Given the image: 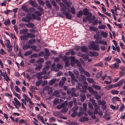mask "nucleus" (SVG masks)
Here are the masks:
<instances>
[{
	"label": "nucleus",
	"mask_w": 125,
	"mask_h": 125,
	"mask_svg": "<svg viewBox=\"0 0 125 125\" xmlns=\"http://www.w3.org/2000/svg\"><path fill=\"white\" fill-rule=\"evenodd\" d=\"M32 53L31 51H29L25 52L24 53V55L25 56H28L30 55Z\"/></svg>",
	"instance_id": "09e8293b"
},
{
	"label": "nucleus",
	"mask_w": 125,
	"mask_h": 125,
	"mask_svg": "<svg viewBox=\"0 0 125 125\" xmlns=\"http://www.w3.org/2000/svg\"><path fill=\"white\" fill-rule=\"evenodd\" d=\"M53 90V89L52 87H50L48 91V94H51Z\"/></svg>",
	"instance_id": "58836bf2"
},
{
	"label": "nucleus",
	"mask_w": 125,
	"mask_h": 125,
	"mask_svg": "<svg viewBox=\"0 0 125 125\" xmlns=\"http://www.w3.org/2000/svg\"><path fill=\"white\" fill-rule=\"evenodd\" d=\"M14 95L19 99H21V97L20 95L14 92Z\"/></svg>",
	"instance_id": "69168bd1"
},
{
	"label": "nucleus",
	"mask_w": 125,
	"mask_h": 125,
	"mask_svg": "<svg viewBox=\"0 0 125 125\" xmlns=\"http://www.w3.org/2000/svg\"><path fill=\"white\" fill-rule=\"evenodd\" d=\"M90 29L92 31H96L98 30V29L95 27H94L91 26L90 27Z\"/></svg>",
	"instance_id": "a18cd8bd"
},
{
	"label": "nucleus",
	"mask_w": 125,
	"mask_h": 125,
	"mask_svg": "<svg viewBox=\"0 0 125 125\" xmlns=\"http://www.w3.org/2000/svg\"><path fill=\"white\" fill-rule=\"evenodd\" d=\"M97 43L102 44L104 45H106L107 43L106 41L102 40H99Z\"/></svg>",
	"instance_id": "4468645a"
},
{
	"label": "nucleus",
	"mask_w": 125,
	"mask_h": 125,
	"mask_svg": "<svg viewBox=\"0 0 125 125\" xmlns=\"http://www.w3.org/2000/svg\"><path fill=\"white\" fill-rule=\"evenodd\" d=\"M53 94L56 97H59L60 96L58 90H55L54 91L53 93Z\"/></svg>",
	"instance_id": "bb28decb"
},
{
	"label": "nucleus",
	"mask_w": 125,
	"mask_h": 125,
	"mask_svg": "<svg viewBox=\"0 0 125 125\" xmlns=\"http://www.w3.org/2000/svg\"><path fill=\"white\" fill-rule=\"evenodd\" d=\"M6 43L5 45L7 48L8 51L9 52H10L12 50V46L10 44V42L9 40H6Z\"/></svg>",
	"instance_id": "7ed1b4c3"
},
{
	"label": "nucleus",
	"mask_w": 125,
	"mask_h": 125,
	"mask_svg": "<svg viewBox=\"0 0 125 125\" xmlns=\"http://www.w3.org/2000/svg\"><path fill=\"white\" fill-rule=\"evenodd\" d=\"M37 117L39 120H40L42 123H44L43 118V117L41 116L40 114L37 115Z\"/></svg>",
	"instance_id": "dca6fc26"
},
{
	"label": "nucleus",
	"mask_w": 125,
	"mask_h": 125,
	"mask_svg": "<svg viewBox=\"0 0 125 125\" xmlns=\"http://www.w3.org/2000/svg\"><path fill=\"white\" fill-rule=\"evenodd\" d=\"M79 107L78 106H75L74 107L73 109L72 110V111L73 112H75L78 109Z\"/></svg>",
	"instance_id": "bf43d9fd"
},
{
	"label": "nucleus",
	"mask_w": 125,
	"mask_h": 125,
	"mask_svg": "<svg viewBox=\"0 0 125 125\" xmlns=\"http://www.w3.org/2000/svg\"><path fill=\"white\" fill-rule=\"evenodd\" d=\"M77 78L80 81L85 80L86 79L84 75L82 74L80 76L78 77Z\"/></svg>",
	"instance_id": "9b49d317"
},
{
	"label": "nucleus",
	"mask_w": 125,
	"mask_h": 125,
	"mask_svg": "<svg viewBox=\"0 0 125 125\" xmlns=\"http://www.w3.org/2000/svg\"><path fill=\"white\" fill-rule=\"evenodd\" d=\"M92 86L96 89L100 90L101 89V87L100 86L97 85H94V84H93Z\"/></svg>",
	"instance_id": "de8ad7c7"
},
{
	"label": "nucleus",
	"mask_w": 125,
	"mask_h": 125,
	"mask_svg": "<svg viewBox=\"0 0 125 125\" xmlns=\"http://www.w3.org/2000/svg\"><path fill=\"white\" fill-rule=\"evenodd\" d=\"M23 97L24 98L26 101L27 102H28L30 104L32 105L33 104V103L31 101L30 98L28 97L26 94H23Z\"/></svg>",
	"instance_id": "39448f33"
},
{
	"label": "nucleus",
	"mask_w": 125,
	"mask_h": 125,
	"mask_svg": "<svg viewBox=\"0 0 125 125\" xmlns=\"http://www.w3.org/2000/svg\"><path fill=\"white\" fill-rule=\"evenodd\" d=\"M35 42V40L34 39H32L29 40L28 42V43L31 44H33Z\"/></svg>",
	"instance_id": "ea45409f"
},
{
	"label": "nucleus",
	"mask_w": 125,
	"mask_h": 125,
	"mask_svg": "<svg viewBox=\"0 0 125 125\" xmlns=\"http://www.w3.org/2000/svg\"><path fill=\"white\" fill-rule=\"evenodd\" d=\"M87 80L89 83H92L94 82V80L93 79L91 78H87Z\"/></svg>",
	"instance_id": "c9c22d12"
},
{
	"label": "nucleus",
	"mask_w": 125,
	"mask_h": 125,
	"mask_svg": "<svg viewBox=\"0 0 125 125\" xmlns=\"http://www.w3.org/2000/svg\"><path fill=\"white\" fill-rule=\"evenodd\" d=\"M12 102L16 108L18 109L21 105L20 103L16 98H14V101H12Z\"/></svg>",
	"instance_id": "20e7f679"
},
{
	"label": "nucleus",
	"mask_w": 125,
	"mask_h": 125,
	"mask_svg": "<svg viewBox=\"0 0 125 125\" xmlns=\"http://www.w3.org/2000/svg\"><path fill=\"white\" fill-rule=\"evenodd\" d=\"M78 69L79 71H80L81 74L83 73L84 71H84V68L82 67H78Z\"/></svg>",
	"instance_id": "2f4dec72"
},
{
	"label": "nucleus",
	"mask_w": 125,
	"mask_h": 125,
	"mask_svg": "<svg viewBox=\"0 0 125 125\" xmlns=\"http://www.w3.org/2000/svg\"><path fill=\"white\" fill-rule=\"evenodd\" d=\"M104 88L106 90H109L112 88V86L111 84L105 87Z\"/></svg>",
	"instance_id": "49530a36"
},
{
	"label": "nucleus",
	"mask_w": 125,
	"mask_h": 125,
	"mask_svg": "<svg viewBox=\"0 0 125 125\" xmlns=\"http://www.w3.org/2000/svg\"><path fill=\"white\" fill-rule=\"evenodd\" d=\"M28 30L27 29H21L20 31V33L21 34H25L28 32Z\"/></svg>",
	"instance_id": "6ab92c4d"
},
{
	"label": "nucleus",
	"mask_w": 125,
	"mask_h": 125,
	"mask_svg": "<svg viewBox=\"0 0 125 125\" xmlns=\"http://www.w3.org/2000/svg\"><path fill=\"white\" fill-rule=\"evenodd\" d=\"M42 67V65L40 64L38 66H37L35 68V70H39L41 69Z\"/></svg>",
	"instance_id": "13d9d810"
},
{
	"label": "nucleus",
	"mask_w": 125,
	"mask_h": 125,
	"mask_svg": "<svg viewBox=\"0 0 125 125\" xmlns=\"http://www.w3.org/2000/svg\"><path fill=\"white\" fill-rule=\"evenodd\" d=\"M51 64V62L50 61H47L45 63L46 67L43 69L42 72H39L36 74V75L38 80H39L42 78V75H44L45 74H48L50 72L48 70L49 69L50 67Z\"/></svg>",
	"instance_id": "f257e3e1"
},
{
	"label": "nucleus",
	"mask_w": 125,
	"mask_h": 125,
	"mask_svg": "<svg viewBox=\"0 0 125 125\" xmlns=\"http://www.w3.org/2000/svg\"><path fill=\"white\" fill-rule=\"evenodd\" d=\"M59 4L60 5L61 8L60 9L61 11H63L65 10L66 8V6L64 4L62 3H59Z\"/></svg>",
	"instance_id": "f8f14e48"
},
{
	"label": "nucleus",
	"mask_w": 125,
	"mask_h": 125,
	"mask_svg": "<svg viewBox=\"0 0 125 125\" xmlns=\"http://www.w3.org/2000/svg\"><path fill=\"white\" fill-rule=\"evenodd\" d=\"M94 38L96 39L95 42L97 43L99 40L100 38H101V37H100L99 35L97 34H95L94 36Z\"/></svg>",
	"instance_id": "f3484780"
},
{
	"label": "nucleus",
	"mask_w": 125,
	"mask_h": 125,
	"mask_svg": "<svg viewBox=\"0 0 125 125\" xmlns=\"http://www.w3.org/2000/svg\"><path fill=\"white\" fill-rule=\"evenodd\" d=\"M7 3V1L6 0H4L3 2L1 3L0 4V5L1 6H5L6 5V4Z\"/></svg>",
	"instance_id": "4d7b16f0"
},
{
	"label": "nucleus",
	"mask_w": 125,
	"mask_h": 125,
	"mask_svg": "<svg viewBox=\"0 0 125 125\" xmlns=\"http://www.w3.org/2000/svg\"><path fill=\"white\" fill-rule=\"evenodd\" d=\"M101 35L104 38L107 37L108 36L106 32L103 31H102L101 32Z\"/></svg>",
	"instance_id": "c756f323"
},
{
	"label": "nucleus",
	"mask_w": 125,
	"mask_h": 125,
	"mask_svg": "<svg viewBox=\"0 0 125 125\" xmlns=\"http://www.w3.org/2000/svg\"><path fill=\"white\" fill-rule=\"evenodd\" d=\"M53 113L55 116L58 117L59 118L62 115V114L60 112L57 111L53 112Z\"/></svg>",
	"instance_id": "9d476101"
},
{
	"label": "nucleus",
	"mask_w": 125,
	"mask_h": 125,
	"mask_svg": "<svg viewBox=\"0 0 125 125\" xmlns=\"http://www.w3.org/2000/svg\"><path fill=\"white\" fill-rule=\"evenodd\" d=\"M6 54V52L2 49H1L0 50V54L1 55H3Z\"/></svg>",
	"instance_id": "864d4df0"
},
{
	"label": "nucleus",
	"mask_w": 125,
	"mask_h": 125,
	"mask_svg": "<svg viewBox=\"0 0 125 125\" xmlns=\"http://www.w3.org/2000/svg\"><path fill=\"white\" fill-rule=\"evenodd\" d=\"M35 25L34 24L31 23H29L26 24V26L28 28H32Z\"/></svg>",
	"instance_id": "4be33fe9"
},
{
	"label": "nucleus",
	"mask_w": 125,
	"mask_h": 125,
	"mask_svg": "<svg viewBox=\"0 0 125 125\" xmlns=\"http://www.w3.org/2000/svg\"><path fill=\"white\" fill-rule=\"evenodd\" d=\"M59 102V99L58 98L55 99L53 101L54 104H56Z\"/></svg>",
	"instance_id": "0e129e2a"
},
{
	"label": "nucleus",
	"mask_w": 125,
	"mask_h": 125,
	"mask_svg": "<svg viewBox=\"0 0 125 125\" xmlns=\"http://www.w3.org/2000/svg\"><path fill=\"white\" fill-rule=\"evenodd\" d=\"M119 101V98L117 96L114 97L112 99V101L113 103H114L115 101Z\"/></svg>",
	"instance_id": "2eb2a0df"
},
{
	"label": "nucleus",
	"mask_w": 125,
	"mask_h": 125,
	"mask_svg": "<svg viewBox=\"0 0 125 125\" xmlns=\"http://www.w3.org/2000/svg\"><path fill=\"white\" fill-rule=\"evenodd\" d=\"M87 49V47L85 46H83L81 48V51L83 52H85Z\"/></svg>",
	"instance_id": "5fc2aeb1"
},
{
	"label": "nucleus",
	"mask_w": 125,
	"mask_h": 125,
	"mask_svg": "<svg viewBox=\"0 0 125 125\" xmlns=\"http://www.w3.org/2000/svg\"><path fill=\"white\" fill-rule=\"evenodd\" d=\"M46 5L47 7L49 8H51L52 6L51 4L49 3V2L48 1H46L45 2Z\"/></svg>",
	"instance_id": "7c9ffc66"
},
{
	"label": "nucleus",
	"mask_w": 125,
	"mask_h": 125,
	"mask_svg": "<svg viewBox=\"0 0 125 125\" xmlns=\"http://www.w3.org/2000/svg\"><path fill=\"white\" fill-rule=\"evenodd\" d=\"M42 82V81L41 80L38 81L36 83V85L37 86H39L41 84Z\"/></svg>",
	"instance_id": "338daca9"
},
{
	"label": "nucleus",
	"mask_w": 125,
	"mask_h": 125,
	"mask_svg": "<svg viewBox=\"0 0 125 125\" xmlns=\"http://www.w3.org/2000/svg\"><path fill=\"white\" fill-rule=\"evenodd\" d=\"M119 91L117 90H112L111 92V93L113 94H118Z\"/></svg>",
	"instance_id": "c03bdc74"
},
{
	"label": "nucleus",
	"mask_w": 125,
	"mask_h": 125,
	"mask_svg": "<svg viewBox=\"0 0 125 125\" xmlns=\"http://www.w3.org/2000/svg\"><path fill=\"white\" fill-rule=\"evenodd\" d=\"M82 88L84 90H81V91L83 93H86V89H87V86L83 85L82 86Z\"/></svg>",
	"instance_id": "f704fd0d"
},
{
	"label": "nucleus",
	"mask_w": 125,
	"mask_h": 125,
	"mask_svg": "<svg viewBox=\"0 0 125 125\" xmlns=\"http://www.w3.org/2000/svg\"><path fill=\"white\" fill-rule=\"evenodd\" d=\"M59 80L58 79H53L51 80L49 83V84L50 85H52L56 81Z\"/></svg>",
	"instance_id": "a211bd4d"
},
{
	"label": "nucleus",
	"mask_w": 125,
	"mask_h": 125,
	"mask_svg": "<svg viewBox=\"0 0 125 125\" xmlns=\"http://www.w3.org/2000/svg\"><path fill=\"white\" fill-rule=\"evenodd\" d=\"M106 27V26L104 25H102L98 26V28L100 29L104 30V29Z\"/></svg>",
	"instance_id": "473e14b6"
},
{
	"label": "nucleus",
	"mask_w": 125,
	"mask_h": 125,
	"mask_svg": "<svg viewBox=\"0 0 125 125\" xmlns=\"http://www.w3.org/2000/svg\"><path fill=\"white\" fill-rule=\"evenodd\" d=\"M119 67V65L118 64L115 62V64L110 66V67L112 68L115 69H117Z\"/></svg>",
	"instance_id": "6e6552de"
},
{
	"label": "nucleus",
	"mask_w": 125,
	"mask_h": 125,
	"mask_svg": "<svg viewBox=\"0 0 125 125\" xmlns=\"http://www.w3.org/2000/svg\"><path fill=\"white\" fill-rule=\"evenodd\" d=\"M88 48L89 49L93 50L95 51H98L99 49V47L98 45L95 44L94 42H91L90 44L89 45Z\"/></svg>",
	"instance_id": "f03ea898"
},
{
	"label": "nucleus",
	"mask_w": 125,
	"mask_h": 125,
	"mask_svg": "<svg viewBox=\"0 0 125 125\" xmlns=\"http://www.w3.org/2000/svg\"><path fill=\"white\" fill-rule=\"evenodd\" d=\"M75 62L77 66H78V67H82L80 62L78 60H76Z\"/></svg>",
	"instance_id": "3c124183"
},
{
	"label": "nucleus",
	"mask_w": 125,
	"mask_h": 125,
	"mask_svg": "<svg viewBox=\"0 0 125 125\" xmlns=\"http://www.w3.org/2000/svg\"><path fill=\"white\" fill-rule=\"evenodd\" d=\"M83 73L87 77H89L90 76V74L88 72L86 71H85Z\"/></svg>",
	"instance_id": "37998d69"
},
{
	"label": "nucleus",
	"mask_w": 125,
	"mask_h": 125,
	"mask_svg": "<svg viewBox=\"0 0 125 125\" xmlns=\"http://www.w3.org/2000/svg\"><path fill=\"white\" fill-rule=\"evenodd\" d=\"M10 35L11 38L14 40L15 41L16 40V37L15 34L11 33L10 34Z\"/></svg>",
	"instance_id": "680f3d73"
},
{
	"label": "nucleus",
	"mask_w": 125,
	"mask_h": 125,
	"mask_svg": "<svg viewBox=\"0 0 125 125\" xmlns=\"http://www.w3.org/2000/svg\"><path fill=\"white\" fill-rule=\"evenodd\" d=\"M4 12L6 14H12V11L11 10H7L5 11H4Z\"/></svg>",
	"instance_id": "e433bc0d"
},
{
	"label": "nucleus",
	"mask_w": 125,
	"mask_h": 125,
	"mask_svg": "<svg viewBox=\"0 0 125 125\" xmlns=\"http://www.w3.org/2000/svg\"><path fill=\"white\" fill-rule=\"evenodd\" d=\"M49 122L51 123L52 122H55V118L53 117H50L49 118Z\"/></svg>",
	"instance_id": "8fccbe9b"
},
{
	"label": "nucleus",
	"mask_w": 125,
	"mask_h": 125,
	"mask_svg": "<svg viewBox=\"0 0 125 125\" xmlns=\"http://www.w3.org/2000/svg\"><path fill=\"white\" fill-rule=\"evenodd\" d=\"M55 63H53L51 67V70H52L56 72H58V70H57V69L55 68Z\"/></svg>",
	"instance_id": "b1692460"
},
{
	"label": "nucleus",
	"mask_w": 125,
	"mask_h": 125,
	"mask_svg": "<svg viewBox=\"0 0 125 125\" xmlns=\"http://www.w3.org/2000/svg\"><path fill=\"white\" fill-rule=\"evenodd\" d=\"M44 62V60L43 58H41L38 60L37 62L38 64H41Z\"/></svg>",
	"instance_id": "4c0bfd02"
},
{
	"label": "nucleus",
	"mask_w": 125,
	"mask_h": 125,
	"mask_svg": "<svg viewBox=\"0 0 125 125\" xmlns=\"http://www.w3.org/2000/svg\"><path fill=\"white\" fill-rule=\"evenodd\" d=\"M31 4L33 7H36L37 6V5L34 1H31Z\"/></svg>",
	"instance_id": "a19ab883"
},
{
	"label": "nucleus",
	"mask_w": 125,
	"mask_h": 125,
	"mask_svg": "<svg viewBox=\"0 0 125 125\" xmlns=\"http://www.w3.org/2000/svg\"><path fill=\"white\" fill-rule=\"evenodd\" d=\"M69 51L70 52V53L72 55H75V52L73 51V49L70 50Z\"/></svg>",
	"instance_id": "6e6d98bb"
},
{
	"label": "nucleus",
	"mask_w": 125,
	"mask_h": 125,
	"mask_svg": "<svg viewBox=\"0 0 125 125\" xmlns=\"http://www.w3.org/2000/svg\"><path fill=\"white\" fill-rule=\"evenodd\" d=\"M20 38L21 40L23 41H25L28 39L27 36H26L24 35H21L20 37Z\"/></svg>",
	"instance_id": "5701e85b"
},
{
	"label": "nucleus",
	"mask_w": 125,
	"mask_h": 125,
	"mask_svg": "<svg viewBox=\"0 0 125 125\" xmlns=\"http://www.w3.org/2000/svg\"><path fill=\"white\" fill-rule=\"evenodd\" d=\"M89 56L91 57L97 56L98 55V54L97 52L94 51H90L89 53Z\"/></svg>",
	"instance_id": "0eeeda50"
},
{
	"label": "nucleus",
	"mask_w": 125,
	"mask_h": 125,
	"mask_svg": "<svg viewBox=\"0 0 125 125\" xmlns=\"http://www.w3.org/2000/svg\"><path fill=\"white\" fill-rule=\"evenodd\" d=\"M62 13L65 14L66 17L69 19H70L72 17V14L69 13L67 12L65 13V11H63L62 12Z\"/></svg>",
	"instance_id": "ddd939ff"
},
{
	"label": "nucleus",
	"mask_w": 125,
	"mask_h": 125,
	"mask_svg": "<svg viewBox=\"0 0 125 125\" xmlns=\"http://www.w3.org/2000/svg\"><path fill=\"white\" fill-rule=\"evenodd\" d=\"M88 12V10L87 9H85L83 10V13L85 15H87Z\"/></svg>",
	"instance_id": "e2e57ef3"
},
{
	"label": "nucleus",
	"mask_w": 125,
	"mask_h": 125,
	"mask_svg": "<svg viewBox=\"0 0 125 125\" xmlns=\"http://www.w3.org/2000/svg\"><path fill=\"white\" fill-rule=\"evenodd\" d=\"M22 49L24 50H26L30 48V46L29 45H23L22 47Z\"/></svg>",
	"instance_id": "79ce46f5"
},
{
	"label": "nucleus",
	"mask_w": 125,
	"mask_h": 125,
	"mask_svg": "<svg viewBox=\"0 0 125 125\" xmlns=\"http://www.w3.org/2000/svg\"><path fill=\"white\" fill-rule=\"evenodd\" d=\"M98 104L99 105H104L106 104L104 100L101 101V100H98Z\"/></svg>",
	"instance_id": "aec40b11"
},
{
	"label": "nucleus",
	"mask_w": 125,
	"mask_h": 125,
	"mask_svg": "<svg viewBox=\"0 0 125 125\" xmlns=\"http://www.w3.org/2000/svg\"><path fill=\"white\" fill-rule=\"evenodd\" d=\"M110 107L111 109L114 110H117L118 109L119 107L118 105H117L116 106L113 105H111Z\"/></svg>",
	"instance_id": "393cba45"
},
{
	"label": "nucleus",
	"mask_w": 125,
	"mask_h": 125,
	"mask_svg": "<svg viewBox=\"0 0 125 125\" xmlns=\"http://www.w3.org/2000/svg\"><path fill=\"white\" fill-rule=\"evenodd\" d=\"M3 23L6 26L10 25V21L9 19L6 20Z\"/></svg>",
	"instance_id": "c85d7f7f"
},
{
	"label": "nucleus",
	"mask_w": 125,
	"mask_h": 125,
	"mask_svg": "<svg viewBox=\"0 0 125 125\" xmlns=\"http://www.w3.org/2000/svg\"><path fill=\"white\" fill-rule=\"evenodd\" d=\"M83 14L82 11V10L80 11L77 13V16L78 17H80L82 16Z\"/></svg>",
	"instance_id": "603ef678"
},
{
	"label": "nucleus",
	"mask_w": 125,
	"mask_h": 125,
	"mask_svg": "<svg viewBox=\"0 0 125 125\" xmlns=\"http://www.w3.org/2000/svg\"><path fill=\"white\" fill-rule=\"evenodd\" d=\"M73 72L74 74L77 76H78L79 73L78 71L76 70H73Z\"/></svg>",
	"instance_id": "774afa93"
},
{
	"label": "nucleus",
	"mask_w": 125,
	"mask_h": 125,
	"mask_svg": "<svg viewBox=\"0 0 125 125\" xmlns=\"http://www.w3.org/2000/svg\"><path fill=\"white\" fill-rule=\"evenodd\" d=\"M71 10H69L68 11L69 12H71L73 14H74L75 13V11L74 8L73 6H72L71 8Z\"/></svg>",
	"instance_id": "a878e982"
},
{
	"label": "nucleus",
	"mask_w": 125,
	"mask_h": 125,
	"mask_svg": "<svg viewBox=\"0 0 125 125\" xmlns=\"http://www.w3.org/2000/svg\"><path fill=\"white\" fill-rule=\"evenodd\" d=\"M27 38L28 37L30 38H33L35 36V35L34 34L29 33H27Z\"/></svg>",
	"instance_id": "412c9836"
},
{
	"label": "nucleus",
	"mask_w": 125,
	"mask_h": 125,
	"mask_svg": "<svg viewBox=\"0 0 125 125\" xmlns=\"http://www.w3.org/2000/svg\"><path fill=\"white\" fill-rule=\"evenodd\" d=\"M31 18L29 16H26V17H23L22 19V20L26 22H29L30 21Z\"/></svg>",
	"instance_id": "423d86ee"
},
{
	"label": "nucleus",
	"mask_w": 125,
	"mask_h": 125,
	"mask_svg": "<svg viewBox=\"0 0 125 125\" xmlns=\"http://www.w3.org/2000/svg\"><path fill=\"white\" fill-rule=\"evenodd\" d=\"M2 76L4 78L5 80L8 83L9 82V81L10 80V79L9 78V77L7 75V73L5 72H4V74H3Z\"/></svg>",
	"instance_id": "1a4fd4ad"
},
{
	"label": "nucleus",
	"mask_w": 125,
	"mask_h": 125,
	"mask_svg": "<svg viewBox=\"0 0 125 125\" xmlns=\"http://www.w3.org/2000/svg\"><path fill=\"white\" fill-rule=\"evenodd\" d=\"M62 59L65 62L69 61V58L65 56L63 57Z\"/></svg>",
	"instance_id": "72a5a7b5"
},
{
	"label": "nucleus",
	"mask_w": 125,
	"mask_h": 125,
	"mask_svg": "<svg viewBox=\"0 0 125 125\" xmlns=\"http://www.w3.org/2000/svg\"><path fill=\"white\" fill-rule=\"evenodd\" d=\"M39 3L40 5H44V2L42 0H38Z\"/></svg>",
	"instance_id": "052dcab7"
},
{
	"label": "nucleus",
	"mask_w": 125,
	"mask_h": 125,
	"mask_svg": "<svg viewBox=\"0 0 125 125\" xmlns=\"http://www.w3.org/2000/svg\"><path fill=\"white\" fill-rule=\"evenodd\" d=\"M125 108V106L123 104H122L121 105L119 108V111L121 112H123Z\"/></svg>",
	"instance_id": "cd10ccee"
}]
</instances>
